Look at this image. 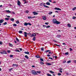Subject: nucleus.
I'll return each mask as SVG.
<instances>
[{"mask_svg":"<svg viewBox=\"0 0 76 76\" xmlns=\"http://www.w3.org/2000/svg\"><path fill=\"white\" fill-rule=\"evenodd\" d=\"M53 22L54 24H57V25H58L61 23V22L57 21L56 19H53Z\"/></svg>","mask_w":76,"mask_h":76,"instance_id":"nucleus-1","label":"nucleus"},{"mask_svg":"<svg viewBox=\"0 0 76 76\" xmlns=\"http://www.w3.org/2000/svg\"><path fill=\"white\" fill-rule=\"evenodd\" d=\"M31 72L32 73V74L34 75H38V73L36 72L34 70H33L31 71Z\"/></svg>","mask_w":76,"mask_h":76,"instance_id":"nucleus-2","label":"nucleus"},{"mask_svg":"<svg viewBox=\"0 0 76 76\" xmlns=\"http://www.w3.org/2000/svg\"><path fill=\"white\" fill-rule=\"evenodd\" d=\"M17 4L18 5V6H20V4H21V3H20V2L19 1V0H18L17 1Z\"/></svg>","mask_w":76,"mask_h":76,"instance_id":"nucleus-3","label":"nucleus"},{"mask_svg":"<svg viewBox=\"0 0 76 76\" xmlns=\"http://www.w3.org/2000/svg\"><path fill=\"white\" fill-rule=\"evenodd\" d=\"M35 18V16H34V17H28V18L29 19H32L33 18Z\"/></svg>","mask_w":76,"mask_h":76,"instance_id":"nucleus-4","label":"nucleus"},{"mask_svg":"<svg viewBox=\"0 0 76 76\" xmlns=\"http://www.w3.org/2000/svg\"><path fill=\"white\" fill-rule=\"evenodd\" d=\"M33 14H34V15H38V14L37 12H33Z\"/></svg>","mask_w":76,"mask_h":76,"instance_id":"nucleus-5","label":"nucleus"},{"mask_svg":"<svg viewBox=\"0 0 76 76\" xmlns=\"http://www.w3.org/2000/svg\"><path fill=\"white\" fill-rule=\"evenodd\" d=\"M43 6H44V7H45L46 8H49V7H48V6H47L46 5H45L44 4H45V3H44L43 4Z\"/></svg>","mask_w":76,"mask_h":76,"instance_id":"nucleus-6","label":"nucleus"},{"mask_svg":"<svg viewBox=\"0 0 76 76\" xmlns=\"http://www.w3.org/2000/svg\"><path fill=\"white\" fill-rule=\"evenodd\" d=\"M24 34H24V36L25 37H27V33L26 32H24Z\"/></svg>","mask_w":76,"mask_h":76,"instance_id":"nucleus-7","label":"nucleus"},{"mask_svg":"<svg viewBox=\"0 0 76 76\" xmlns=\"http://www.w3.org/2000/svg\"><path fill=\"white\" fill-rule=\"evenodd\" d=\"M33 36L34 37H35V36H36V34H35V33H34L33 34H31V37H33Z\"/></svg>","mask_w":76,"mask_h":76,"instance_id":"nucleus-8","label":"nucleus"},{"mask_svg":"<svg viewBox=\"0 0 76 76\" xmlns=\"http://www.w3.org/2000/svg\"><path fill=\"white\" fill-rule=\"evenodd\" d=\"M46 65H48V66H51V64L48 63H46Z\"/></svg>","mask_w":76,"mask_h":76,"instance_id":"nucleus-9","label":"nucleus"},{"mask_svg":"<svg viewBox=\"0 0 76 76\" xmlns=\"http://www.w3.org/2000/svg\"><path fill=\"white\" fill-rule=\"evenodd\" d=\"M55 9L56 10H61V9L58 8H55Z\"/></svg>","mask_w":76,"mask_h":76,"instance_id":"nucleus-10","label":"nucleus"},{"mask_svg":"<svg viewBox=\"0 0 76 76\" xmlns=\"http://www.w3.org/2000/svg\"><path fill=\"white\" fill-rule=\"evenodd\" d=\"M4 22V20H0V23H3Z\"/></svg>","mask_w":76,"mask_h":76,"instance_id":"nucleus-11","label":"nucleus"},{"mask_svg":"<svg viewBox=\"0 0 76 76\" xmlns=\"http://www.w3.org/2000/svg\"><path fill=\"white\" fill-rule=\"evenodd\" d=\"M39 63L40 64H41V65H43V64H44V62H42V61L40 62Z\"/></svg>","mask_w":76,"mask_h":76,"instance_id":"nucleus-12","label":"nucleus"},{"mask_svg":"<svg viewBox=\"0 0 76 76\" xmlns=\"http://www.w3.org/2000/svg\"><path fill=\"white\" fill-rule=\"evenodd\" d=\"M5 12H7V13H11L10 11H9V10H6L5 11Z\"/></svg>","mask_w":76,"mask_h":76,"instance_id":"nucleus-13","label":"nucleus"},{"mask_svg":"<svg viewBox=\"0 0 76 76\" xmlns=\"http://www.w3.org/2000/svg\"><path fill=\"white\" fill-rule=\"evenodd\" d=\"M46 4H47V5H50V2H46Z\"/></svg>","mask_w":76,"mask_h":76,"instance_id":"nucleus-14","label":"nucleus"},{"mask_svg":"<svg viewBox=\"0 0 76 76\" xmlns=\"http://www.w3.org/2000/svg\"><path fill=\"white\" fill-rule=\"evenodd\" d=\"M24 25L25 26H27V25H28V24L27 23H24Z\"/></svg>","mask_w":76,"mask_h":76,"instance_id":"nucleus-15","label":"nucleus"},{"mask_svg":"<svg viewBox=\"0 0 76 76\" xmlns=\"http://www.w3.org/2000/svg\"><path fill=\"white\" fill-rule=\"evenodd\" d=\"M24 53H25V54H29V53L28 52H24Z\"/></svg>","mask_w":76,"mask_h":76,"instance_id":"nucleus-16","label":"nucleus"},{"mask_svg":"<svg viewBox=\"0 0 76 76\" xmlns=\"http://www.w3.org/2000/svg\"><path fill=\"white\" fill-rule=\"evenodd\" d=\"M13 66H16V67H18V65L16 64H13Z\"/></svg>","mask_w":76,"mask_h":76,"instance_id":"nucleus-17","label":"nucleus"},{"mask_svg":"<svg viewBox=\"0 0 76 76\" xmlns=\"http://www.w3.org/2000/svg\"><path fill=\"white\" fill-rule=\"evenodd\" d=\"M25 57L27 59H29V57H28V56L27 55H26L25 56Z\"/></svg>","mask_w":76,"mask_h":76,"instance_id":"nucleus-18","label":"nucleus"},{"mask_svg":"<svg viewBox=\"0 0 76 76\" xmlns=\"http://www.w3.org/2000/svg\"><path fill=\"white\" fill-rule=\"evenodd\" d=\"M67 26L69 28H70V27H71V25H70V24H68Z\"/></svg>","mask_w":76,"mask_h":76,"instance_id":"nucleus-19","label":"nucleus"},{"mask_svg":"<svg viewBox=\"0 0 76 76\" xmlns=\"http://www.w3.org/2000/svg\"><path fill=\"white\" fill-rule=\"evenodd\" d=\"M61 37V35H58L57 36H56V37L57 38H60Z\"/></svg>","mask_w":76,"mask_h":76,"instance_id":"nucleus-20","label":"nucleus"},{"mask_svg":"<svg viewBox=\"0 0 76 76\" xmlns=\"http://www.w3.org/2000/svg\"><path fill=\"white\" fill-rule=\"evenodd\" d=\"M3 53L4 54H7V52H6V51H3Z\"/></svg>","mask_w":76,"mask_h":76,"instance_id":"nucleus-21","label":"nucleus"},{"mask_svg":"<svg viewBox=\"0 0 76 76\" xmlns=\"http://www.w3.org/2000/svg\"><path fill=\"white\" fill-rule=\"evenodd\" d=\"M16 39L17 42H19V39H18L17 37H16Z\"/></svg>","mask_w":76,"mask_h":76,"instance_id":"nucleus-22","label":"nucleus"},{"mask_svg":"<svg viewBox=\"0 0 76 76\" xmlns=\"http://www.w3.org/2000/svg\"><path fill=\"white\" fill-rule=\"evenodd\" d=\"M53 13V12H50L49 13H48V15H51Z\"/></svg>","mask_w":76,"mask_h":76,"instance_id":"nucleus-23","label":"nucleus"},{"mask_svg":"<svg viewBox=\"0 0 76 76\" xmlns=\"http://www.w3.org/2000/svg\"><path fill=\"white\" fill-rule=\"evenodd\" d=\"M35 39H36V38H35V37H34L33 38V41H35Z\"/></svg>","mask_w":76,"mask_h":76,"instance_id":"nucleus-24","label":"nucleus"},{"mask_svg":"<svg viewBox=\"0 0 76 76\" xmlns=\"http://www.w3.org/2000/svg\"><path fill=\"white\" fill-rule=\"evenodd\" d=\"M25 13H29V11L28 10H26L25 11Z\"/></svg>","mask_w":76,"mask_h":76,"instance_id":"nucleus-25","label":"nucleus"},{"mask_svg":"<svg viewBox=\"0 0 76 76\" xmlns=\"http://www.w3.org/2000/svg\"><path fill=\"white\" fill-rule=\"evenodd\" d=\"M43 19H46V17H45L43 16L42 17Z\"/></svg>","mask_w":76,"mask_h":76,"instance_id":"nucleus-26","label":"nucleus"},{"mask_svg":"<svg viewBox=\"0 0 76 76\" xmlns=\"http://www.w3.org/2000/svg\"><path fill=\"white\" fill-rule=\"evenodd\" d=\"M49 72L51 73H54V72L52 71H49Z\"/></svg>","mask_w":76,"mask_h":76,"instance_id":"nucleus-27","label":"nucleus"},{"mask_svg":"<svg viewBox=\"0 0 76 76\" xmlns=\"http://www.w3.org/2000/svg\"><path fill=\"white\" fill-rule=\"evenodd\" d=\"M13 26H17V24H13Z\"/></svg>","mask_w":76,"mask_h":76,"instance_id":"nucleus-28","label":"nucleus"},{"mask_svg":"<svg viewBox=\"0 0 76 76\" xmlns=\"http://www.w3.org/2000/svg\"><path fill=\"white\" fill-rule=\"evenodd\" d=\"M19 33L20 34H22V31H19Z\"/></svg>","mask_w":76,"mask_h":76,"instance_id":"nucleus-29","label":"nucleus"},{"mask_svg":"<svg viewBox=\"0 0 76 76\" xmlns=\"http://www.w3.org/2000/svg\"><path fill=\"white\" fill-rule=\"evenodd\" d=\"M36 57L37 58H39V56L38 55H37L36 56Z\"/></svg>","mask_w":76,"mask_h":76,"instance_id":"nucleus-30","label":"nucleus"},{"mask_svg":"<svg viewBox=\"0 0 76 76\" xmlns=\"http://www.w3.org/2000/svg\"><path fill=\"white\" fill-rule=\"evenodd\" d=\"M49 51H50V50H48L45 51V53H48V52H49Z\"/></svg>","mask_w":76,"mask_h":76,"instance_id":"nucleus-31","label":"nucleus"},{"mask_svg":"<svg viewBox=\"0 0 76 76\" xmlns=\"http://www.w3.org/2000/svg\"><path fill=\"white\" fill-rule=\"evenodd\" d=\"M40 60V61H41L44 62V60H43V59L42 58H41Z\"/></svg>","mask_w":76,"mask_h":76,"instance_id":"nucleus-32","label":"nucleus"},{"mask_svg":"<svg viewBox=\"0 0 76 76\" xmlns=\"http://www.w3.org/2000/svg\"><path fill=\"white\" fill-rule=\"evenodd\" d=\"M50 26H46V28H50Z\"/></svg>","mask_w":76,"mask_h":76,"instance_id":"nucleus-33","label":"nucleus"},{"mask_svg":"<svg viewBox=\"0 0 76 76\" xmlns=\"http://www.w3.org/2000/svg\"><path fill=\"white\" fill-rule=\"evenodd\" d=\"M15 51H16V52H20V51L18 50H15Z\"/></svg>","mask_w":76,"mask_h":76,"instance_id":"nucleus-34","label":"nucleus"},{"mask_svg":"<svg viewBox=\"0 0 76 76\" xmlns=\"http://www.w3.org/2000/svg\"><path fill=\"white\" fill-rule=\"evenodd\" d=\"M47 76H51V75L49 74H47Z\"/></svg>","mask_w":76,"mask_h":76,"instance_id":"nucleus-35","label":"nucleus"},{"mask_svg":"<svg viewBox=\"0 0 76 76\" xmlns=\"http://www.w3.org/2000/svg\"><path fill=\"white\" fill-rule=\"evenodd\" d=\"M71 63V61H69L67 62V63Z\"/></svg>","mask_w":76,"mask_h":76,"instance_id":"nucleus-36","label":"nucleus"},{"mask_svg":"<svg viewBox=\"0 0 76 76\" xmlns=\"http://www.w3.org/2000/svg\"><path fill=\"white\" fill-rule=\"evenodd\" d=\"M9 46H10V47H12V46H13V45H12V44H9Z\"/></svg>","mask_w":76,"mask_h":76,"instance_id":"nucleus-37","label":"nucleus"},{"mask_svg":"<svg viewBox=\"0 0 76 76\" xmlns=\"http://www.w3.org/2000/svg\"><path fill=\"white\" fill-rule=\"evenodd\" d=\"M3 25H7V22H5L4 23Z\"/></svg>","mask_w":76,"mask_h":76,"instance_id":"nucleus-38","label":"nucleus"},{"mask_svg":"<svg viewBox=\"0 0 76 76\" xmlns=\"http://www.w3.org/2000/svg\"><path fill=\"white\" fill-rule=\"evenodd\" d=\"M75 9H76V7L72 9V10H75Z\"/></svg>","mask_w":76,"mask_h":76,"instance_id":"nucleus-39","label":"nucleus"},{"mask_svg":"<svg viewBox=\"0 0 76 76\" xmlns=\"http://www.w3.org/2000/svg\"><path fill=\"white\" fill-rule=\"evenodd\" d=\"M37 73H39V74H40V73H41V71H37Z\"/></svg>","mask_w":76,"mask_h":76,"instance_id":"nucleus-40","label":"nucleus"},{"mask_svg":"<svg viewBox=\"0 0 76 76\" xmlns=\"http://www.w3.org/2000/svg\"><path fill=\"white\" fill-rule=\"evenodd\" d=\"M16 23L17 24L19 23V22L18 21H16Z\"/></svg>","mask_w":76,"mask_h":76,"instance_id":"nucleus-41","label":"nucleus"},{"mask_svg":"<svg viewBox=\"0 0 76 76\" xmlns=\"http://www.w3.org/2000/svg\"><path fill=\"white\" fill-rule=\"evenodd\" d=\"M58 75L59 76H60V75H61V74L60 73H58Z\"/></svg>","mask_w":76,"mask_h":76,"instance_id":"nucleus-42","label":"nucleus"},{"mask_svg":"<svg viewBox=\"0 0 76 76\" xmlns=\"http://www.w3.org/2000/svg\"><path fill=\"white\" fill-rule=\"evenodd\" d=\"M65 54V55H68V54H69V53H66Z\"/></svg>","mask_w":76,"mask_h":76,"instance_id":"nucleus-43","label":"nucleus"},{"mask_svg":"<svg viewBox=\"0 0 76 76\" xmlns=\"http://www.w3.org/2000/svg\"><path fill=\"white\" fill-rule=\"evenodd\" d=\"M69 50L70 51H72V50H73V49H72V48H69Z\"/></svg>","mask_w":76,"mask_h":76,"instance_id":"nucleus-44","label":"nucleus"},{"mask_svg":"<svg viewBox=\"0 0 76 76\" xmlns=\"http://www.w3.org/2000/svg\"><path fill=\"white\" fill-rule=\"evenodd\" d=\"M41 50V51H44V48H42Z\"/></svg>","mask_w":76,"mask_h":76,"instance_id":"nucleus-45","label":"nucleus"},{"mask_svg":"<svg viewBox=\"0 0 76 76\" xmlns=\"http://www.w3.org/2000/svg\"><path fill=\"white\" fill-rule=\"evenodd\" d=\"M10 57H11V58L13 57V55H10Z\"/></svg>","mask_w":76,"mask_h":76,"instance_id":"nucleus-46","label":"nucleus"},{"mask_svg":"<svg viewBox=\"0 0 76 76\" xmlns=\"http://www.w3.org/2000/svg\"><path fill=\"white\" fill-rule=\"evenodd\" d=\"M28 25L30 26H31V24L30 23H28Z\"/></svg>","mask_w":76,"mask_h":76,"instance_id":"nucleus-47","label":"nucleus"},{"mask_svg":"<svg viewBox=\"0 0 76 76\" xmlns=\"http://www.w3.org/2000/svg\"><path fill=\"white\" fill-rule=\"evenodd\" d=\"M10 20L12 21V22H13V21H14V19H10Z\"/></svg>","mask_w":76,"mask_h":76,"instance_id":"nucleus-48","label":"nucleus"},{"mask_svg":"<svg viewBox=\"0 0 76 76\" xmlns=\"http://www.w3.org/2000/svg\"><path fill=\"white\" fill-rule=\"evenodd\" d=\"M0 53L1 54H4L3 53V52H0Z\"/></svg>","mask_w":76,"mask_h":76,"instance_id":"nucleus-49","label":"nucleus"},{"mask_svg":"<svg viewBox=\"0 0 76 76\" xmlns=\"http://www.w3.org/2000/svg\"><path fill=\"white\" fill-rule=\"evenodd\" d=\"M76 17L73 16L72 19H76Z\"/></svg>","mask_w":76,"mask_h":76,"instance_id":"nucleus-50","label":"nucleus"},{"mask_svg":"<svg viewBox=\"0 0 76 76\" xmlns=\"http://www.w3.org/2000/svg\"><path fill=\"white\" fill-rule=\"evenodd\" d=\"M55 44V45H57V46H58V47H60V45H57L56 44Z\"/></svg>","mask_w":76,"mask_h":76,"instance_id":"nucleus-51","label":"nucleus"},{"mask_svg":"<svg viewBox=\"0 0 76 76\" xmlns=\"http://www.w3.org/2000/svg\"><path fill=\"white\" fill-rule=\"evenodd\" d=\"M45 25H48V23H45Z\"/></svg>","mask_w":76,"mask_h":76,"instance_id":"nucleus-52","label":"nucleus"},{"mask_svg":"<svg viewBox=\"0 0 76 76\" xmlns=\"http://www.w3.org/2000/svg\"><path fill=\"white\" fill-rule=\"evenodd\" d=\"M49 59H51V60H53V59L52 58H49Z\"/></svg>","mask_w":76,"mask_h":76,"instance_id":"nucleus-53","label":"nucleus"},{"mask_svg":"<svg viewBox=\"0 0 76 76\" xmlns=\"http://www.w3.org/2000/svg\"><path fill=\"white\" fill-rule=\"evenodd\" d=\"M0 45H2V42H0Z\"/></svg>","mask_w":76,"mask_h":76,"instance_id":"nucleus-54","label":"nucleus"},{"mask_svg":"<svg viewBox=\"0 0 76 76\" xmlns=\"http://www.w3.org/2000/svg\"><path fill=\"white\" fill-rule=\"evenodd\" d=\"M43 27H44V28H45V27H46V26H45V25H43Z\"/></svg>","mask_w":76,"mask_h":76,"instance_id":"nucleus-55","label":"nucleus"},{"mask_svg":"<svg viewBox=\"0 0 76 76\" xmlns=\"http://www.w3.org/2000/svg\"><path fill=\"white\" fill-rule=\"evenodd\" d=\"M59 72H60V73H62V72H63V71H62L61 70H59Z\"/></svg>","mask_w":76,"mask_h":76,"instance_id":"nucleus-56","label":"nucleus"},{"mask_svg":"<svg viewBox=\"0 0 76 76\" xmlns=\"http://www.w3.org/2000/svg\"><path fill=\"white\" fill-rule=\"evenodd\" d=\"M66 61H63V63H66Z\"/></svg>","mask_w":76,"mask_h":76,"instance_id":"nucleus-57","label":"nucleus"},{"mask_svg":"<svg viewBox=\"0 0 76 76\" xmlns=\"http://www.w3.org/2000/svg\"><path fill=\"white\" fill-rule=\"evenodd\" d=\"M27 35H30L31 34V33H27Z\"/></svg>","mask_w":76,"mask_h":76,"instance_id":"nucleus-58","label":"nucleus"},{"mask_svg":"<svg viewBox=\"0 0 76 76\" xmlns=\"http://www.w3.org/2000/svg\"><path fill=\"white\" fill-rule=\"evenodd\" d=\"M19 49H20V51H22V49H21V48H19Z\"/></svg>","mask_w":76,"mask_h":76,"instance_id":"nucleus-59","label":"nucleus"},{"mask_svg":"<svg viewBox=\"0 0 76 76\" xmlns=\"http://www.w3.org/2000/svg\"><path fill=\"white\" fill-rule=\"evenodd\" d=\"M74 63H76V60H74Z\"/></svg>","mask_w":76,"mask_h":76,"instance_id":"nucleus-60","label":"nucleus"},{"mask_svg":"<svg viewBox=\"0 0 76 76\" xmlns=\"http://www.w3.org/2000/svg\"><path fill=\"white\" fill-rule=\"evenodd\" d=\"M49 1L50 2H52V1H51V0H49Z\"/></svg>","mask_w":76,"mask_h":76,"instance_id":"nucleus-61","label":"nucleus"},{"mask_svg":"<svg viewBox=\"0 0 76 76\" xmlns=\"http://www.w3.org/2000/svg\"><path fill=\"white\" fill-rule=\"evenodd\" d=\"M63 45H66V44L64 43H62Z\"/></svg>","mask_w":76,"mask_h":76,"instance_id":"nucleus-62","label":"nucleus"},{"mask_svg":"<svg viewBox=\"0 0 76 76\" xmlns=\"http://www.w3.org/2000/svg\"><path fill=\"white\" fill-rule=\"evenodd\" d=\"M47 56H48V57H50V55L48 54L47 55Z\"/></svg>","mask_w":76,"mask_h":76,"instance_id":"nucleus-63","label":"nucleus"},{"mask_svg":"<svg viewBox=\"0 0 76 76\" xmlns=\"http://www.w3.org/2000/svg\"><path fill=\"white\" fill-rule=\"evenodd\" d=\"M32 67H35V66L33 65L32 66Z\"/></svg>","mask_w":76,"mask_h":76,"instance_id":"nucleus-64","label":"nucleus"}]
</instances>
